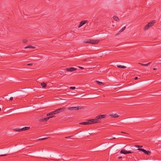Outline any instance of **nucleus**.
<instances>
[{"instance_id": "obj_1", "label": "nucleus", "mask_w": 161, "mask_h": 161, "mask_svg": "<svg viewBox=\"0 0 161 161\" xmlns=\"http://www.w3.org/2000/svg\"><path fill=\"white\" fill-rule=\"evenodd\" d=\"M66 108L65 107L63 108H59L55 111L51 112L52 115L55 114H57L59 113L60 112H62L65 110Z\"/></svg>"}, {"instance_id": "obj_2", "label": "nucleus", "mask_w": 161, "mask_h": 161, "mask_svg": "<svg viewBox=\"0 0 161 161\" xmlns=\"http://www.w3.org/2000/svg\"><path fill=\"white\" fill-rule=\"evenodd\" d=\"M99 42V41L98 40H86L84 41V42L86 43H91L92 44H98Z\"/></svg>"}, {"instance_id": "obj_3", "label": "nucleus", "mask_w": 161, "mask_h": 161, "mask_svg": "<svg viewBox=\"0 0 161 161\" xmlns=\"http://www.w3.org/2000/svg\"><path fill=\"white\" fill-rule=\"evenodd\" d=\"M89 121L91 124H96L99 123L97 116L94 119H92L89 120Z\"/></svg>"}, {"instance_id": "obj_4", "label": "nucleus", "mask_w": 161, "mask_h": 161, "mask_svg": "<svg viewBox=\"0 0 161 161\" xmlns=\"http://www.w3.org/2000/svg\"><path fill=\"white\" fill-rule=\"evenodd\" d=\"M137 150L142 151L146 154L150 155L151 154V152L149 151H146L143 148H138L137 149Z\"/></svg>"}, {"instance_id": "obj_5", "label": "nucleus", "mask_w": 161, "mask_h": 161, "mask_svg": "<svg viewBox=\"0 0 161 161\" xmlns=\"http://www.w3.org/2000/svg\"><path fill=\"white\" fill-rule=\"evenodd\" d=\"M64 70L72 72L76 70H77V69L74 67H70L66 68L64 69Z\"/></svg>"}, {"instance_id": "obj_6", "label": "nucleus", "mask_w": 161, "mask_h": 161, "mask_svg": "<svg viewBox=\"0 0 161 161\" xmlns=\"http://www.w3.org/2000/svg\"><path fill=\"white\" fill-rule=\"evenodd\" d=\"M106 117V114H103L97 116V117L99 123L101 122V119L104 118Z\"/></svg>"}, {"instance_id": "obj_7", "label": "nucleus", "mask_w": 161, "mask_h": 161, "mask_svg": "<svg viewBox=\"0 0 161 161\" xmlns=\"http://www.w3.org/2000/svg\"><path fill=\"white\" fill-rule=\"evenodd\" d=\"M81 107L80 106L76 107H70L68 108V109L70 110H77L81 109Z\"/></svg>"}, {"instance_id": "obj_8", "label": "nucleus", "mask_w": 161, "mask_h": 161, "mask_svg": "<svg viewBox=\"0 0 161 161\" xmlns=\"http://www.w3.org/2000/svg\"><path fill=\"white\" fill-rule=\"evenodd\" d=\"M87 22H88V21L87 20H82V21H81L80 22V23L79 24V25L78 26V27L80 28V27H81V26L83 25H84L86 23H87Z\"/></svg>"}, {"instance_id": "obj_9", "label": "nucleus", "mask_w": 161, "mask_h": 161, "mask_svg": "<svg viewBox=\"0 0 161 161\" xmlns=\"http://www.w3.org/2000/svg\"><path fill=\"white\" fill-rule=\"evenodd\" d=\"M54 116H50L48 117L45 118H43V119H40L39 120L40 121H47L50 118H52Z\"/></svg>"}, {"instance_id": "obj_10", "label": "nucleus", "mask_w": 161, "mask_h": 161, "mask_svg": "<svg viewBox=\"0 0 161 161\" xmlns=\"http://www.w3.org/2000/svg\"><path fill=\"white\" fill-rule=\"evenodd\" d=\"M156 23V21L155 20H153L151 21L148 24V25L150 27H151L152 26H153L154 24H155Z\"/></svg>"}, {"instance_id": "obj_11", "label": "nucleus", "mask_w": 161, "mask_h": 161, "mask_svg": "<svg viewBox=\"0 0 161 161\" xmlns=\"http://www.w3.org/2000/svg\"><path fill=\"white\" fill-rule=\"evenodd\" d=\"M80 124L83 125H88L90 124H91V123H90L89 121H88L81 122L80 123Z\"/></svg>"}, {"instance_id": "obj_12", "label": "nucleus", "mask_w": 161, "mask_h": 161, "mask_svg": "<svg viewBox=\"0 0 161 161\" xmlns=\"http://www.w3.org/2000/svg\"><path fill=\"white\" fill-rule=\"evenodd\" d=\"M30 128L29 127H25L22 129H20V130L22 131H24L26 130H29Z\"/></svg>"}, {"instance_id": "obj_13", "label": "nucleus", "mask_w": 161, "mask_h": 161, "mask_svg": "<svg viewBox=\"0 0 161 161\" xmlns=\"http://www.w3.org/2000/svg\"><path fill=\"white\" fill-rule=\"evenodd\" d=\"M110 116L114 118H117L119 116L118 114H111L110 115Z\"/></svg>"}, {"instance_id": "obj_14", "label": "nucleus", "mask_w": 161, "mask_h": 161, "mask_svg": "<svg viewBox=\"0 0 161 161\" xmlns=\"http://www.w3.org/2000/svg\"><path fill=\"white\" fill-rule=\"evenodd\" d=\"M127 151H126L125 149H122L120 152L121 153H122L124 154H127Z\"/></svg>"}, {"instance_id": "obj_15", "label": "nucleus", "mask_w": 161, "mask_h": 161, "mask_svg": "<svg viewBox=\"0 0 161 161\" xmlns=\"http://www.w3.org/2000/svg\"><path fill=\"white\" fill-rule=\"evenodd\" d=\"M113 18L116 21H119V19L118 17L116 16H114L113 17Z\"/></svg>"}, {"instance_id": "obj_16", "label": "nucleus", "mask_w": 161, "mask_h": 161, "mask_svg": "<svg viewBox=\"0 0 161 161\" xmlns=\"http://www.w3.org/2000/svg\"><path fill=\"white\" fill-rule=\"evenodd\" d=\"M151 63V62H150V63H149L147 64H142V63H139L138 64H141V65L142 66H148Z\"/></svg>"}, {"instance_id": "obj_17", "label": "nucleus", "mask_w": 161, "mask_h": 161, "mask_svg": "<svg viewBox=\"0 0 161 161\" xmlns=\"http://www.w3.org/2000/svg\"><path fill=\"white\" fill-rule=\"evenodd\" d=\"M25 48H32L33 49H35V46H32L31 45H29L27 46Z\"/></svg>"}, {"instance_id": "obj_18", "label": "nucleus", "mask_w": 161, "mask_h": 161, "mask_svg": "<svg viewBox=\"0 0 161 161\" xmlns=\"http://www.w3.org/2000/svg\"><path fill=\"white\" fill-rule=\"evenodd\" d=\"M41 86L42 87L45 88L47 86V84L44 82H43L41 84Z\"/></svg>"}, {"instance_id": "obj_19", "label": "nucleus", "mask_w": 161, "mask_h": 161, "mask_svg": "<svg viewBox=\"0 0 161 161\" xmlns=\"http://www.w3.org/2000/svg\"><path fill=\"white\" fill-rule=\"evenodd\" d=\"M150 27L148 25V24H147V25H146L144 27V30H147Z\"/></svg>"}, {"instance_id": "obj_20", "label": "nucleus", "mask_w": 161, "mask_h": 161, "mask_svg": "<svg viewBox=\"0 0 161 161\" xmlns=\"http://www.w3.org/2000/svg\"><path fill=\"white\" fill-rule=\"evenodd\" d=\"M117 67L120 68L125 69L126 68V67L124 66H122L121 65H117Z\"/></svg>"}, {"instance_id": "obj_21", "label": "nucleus", "mask_w": 161, "mask_h": 161, "mask_svg": "<svg viewBox=\"0 0 161 161\" xmlns=\"http://www.w3.org/2000/svg\"><path fill=\"white\" fill-rule=\"evenodd\" d=\"M97 83L99 85H104V83L102 82H100L98 81H97Z\"/></svg>"}, {"instance_id": "obj_22", "label": "nucleus", "mask_w": 161, "mask_h": 161, "mask_svg": "<svg viewBox=\"0 0 161 161\" xmlns=\"http://www.w3.org/2000/svg\"><path fill=\"white\" fill-rule=\"evenodd\" d=\"M20 129L19 128H16L14 129V131H21V130H20Z\"/></svg>"}, {"instance_id": "obj_23", "label": "nucleus", "mask_w": 161, "mask_h": 161, "mask_svg": "<svg viewBox=\"0 0 161 161\" xmlns=\"http://www.w3.org/2000/svg\"><path fill=\"white\" fill-rule=\"evenodd\" d=\"M125 28H126V26H125L124 27H123L122 28V29H121L120 30V31H119V32H123L124 31V30L125 29Z\"/></svg>"}, {"instance_id": "obj_24", "label": "nucleus", "mask_w": 161, "mask_h": 161, "mask_svg": "<svg viewBox=\"0 0 161 161\" xmlns=\"http://www.w3.org/2000/svg\"><path fill=\"white\" fill-rule=\"evenodd\" d=\"M47 138H48V137H45V138H40V139H38L37 140H39V141H42V140H43L46 139Z\"/></svg>"}, {"instance_id": "obj_25", "label": "nucleus", "mask_w": 161, "mask_h": 161, "mask_svg": "<svg viewBox=\"0 0 161 161\" xmlns=\"http://www.w3.org/2000/svg\"><path fill=\"white\" fill-rule=\"evenodd\" d=\"M133 153V151H127V154L131 153Z\"/></svg>"}, {"instance_id": "obj_26", "label": "nucleus", "mask_w": 161, "mask_h": 161, "mask_svg": "<svg viewBox=\"0 0 161 161\" xmlns=\"http://www.w3.org/2000/svg\"><path fill=\"white\" fill-rule=\"evenodd\" d=\"M135 146L138 148H141V147H142V146H140V145H136Z\"/></svg>"}, {"instance_id": "obj_27", "label": "nucleus", "mask_w": 161, "mask_h": 161, "mask_svg": "<svg viewBox=\"0 0 161 161\" xmlns=\"http://www.w3.org/2000/svg\"><path fill=\"white\" fill-rule=\"evenodd\" d=\"M52 113H51V112H50L49 113H48L47 114V116H50V115H52Z\"/></svg>"}, {"instance_id": "obj_28", "label": "nucleus", "mask_w": 161, "mask_h": 161, "mask_svg": "<svg viewBox=\"0 0 161 161\" xmlns=\"http://www.w3.org/2000/svg\"><path fill=\"white\" fill-rule=\"evenodd\" d=\"M27 42V41L26 40H24L23 41V42L24 43H26Z\"/></svg>"}, {"instance_id": "obj_29", "label": "nucleus", "mask_w": 161, "mask_h": 161, "mask_svg": "<svg viewBox=\"0 0 161 161\" xmlns=\"http://www.w3.org/2000/svg\"><path fill=\"white\" fill-rule=\"evenodd\" d=\"M33 65L32 64V63H30V64H27V65L29 66H31Z\"/></svg>"}, {"instance_id": "obj_30", "label": "nucleus", "mask_w": 161, "mask_h": 161, "mask_svg": "<svg viewBox=\"0 0 161 161\" xmlns=\"http://www.w3.org/2000/svg\"><path fill=\"white\" fill-rule=\"evenodd\" d=\"M75 87H72H72H70V89H75Z\"/></svg>"}, {"instance_id": "obj_31", "label": "nucleus", "mask_w": 161, "mask_h": 161, "mask_svg": "<svg viewBox=\"0 0 161 161\" xmlns=\"http://www.w3.org/2000/svg\"><path fill=\"white\" fill-rule=\"evenodd\" d=\"M115 139V137H113V138H108V139H109V140H112V139Z\"/></svg>"}, {"instance_id": "obj_32", "label": "nucleus", "mask_w": 161, "mask_h": 161, "mask_svg": "<svg viewBox=\"0 0 161 161\" xmlns=\"http://www.w3.org/2000/svg\"><path fill=\"white\" fill-rule=\"evenodd\" d=\"M13 97H10L9 100L11 101V100H13Z\"/></svg>"}, {"instance_id": "obj_33", "label": "nucleus", "mask_w": 161, "mask_h": 161, "mask_svg": "<svg viewBox=\"0 0 161 161\" xmlns=\"http://www.w3.org/2000/svg\"><path fill=\"white\" fill-rule=\"evenodd\" d=\"M78 67L81 69H84L83 67H81L78 66Z\"/></svg>"}, {"instance_id": "obj_34", "label": "nucleus", "mask_w": 161, "mask_h": 161, "mask_svg": "<svg viewBox=\"0 0 161 161\" xmlns=\"http://www.w3.org/2000/svg\"><path fill=\"white\" fill-rule=\"evenodd\" d=\"M6 155H7V154L1 155H0V156H6Z\"/></svg>"}, {"instance_id": "obj_35", "label": "nucleus", "mask_w": 161, "mask_h": 161, "mask_svg": "<svg viewBox=\"0 0 161 161\" xmlns=\"http://www.w3.org/2000/svg\"><path fill=\"white\" fill-rule=\"evenodd\" d=\"M72 136H70L69 137H66L65 138H70L71 137H72Z\"/></svg>"}, {"instance_id": "obj_36", "label": "nucleus", "mask_w": 161, "mask_h": 161, "mask_svg": "<svg viewBox=\"0 0 161 161\" xmlns=\"http://www.w3.org/2000/svg\"><path fill=\"white\" fill-rule=\"evenodd\" d=\"M138 77H135V78H134V79L135 80H137L138 79Z\"/></svg>"}, {"instance_id": "obj_37", "label": "nucleus", "mask_w": 161, "mask_h": 161, "mask_svg": "<svg viewBox=\"0 0 161 161\" xmlns=\"http://www.w3.org/2000/svg\"><path fill=\"white\" fill-rule=\"evenodd\" d=\"M121 133H125V134H128L127 133H126V132H122V131H121Z\"/></svg>"}, {"instance_id": "obj_38", "label": "nucleus", "mask_w": 161, "mask_h": 161, "mask_svg": "<svg viewBox=\"0 0 161 161\" xmlns=\"http://www.w3.org/2000/svg\"><path fill=\"white\" fill-rule=\"evenodd\" d=\"M153 69L154 70H156L157 69L156 68H153Z\"/></svg>"}, {"instance_id": "obj_39", "label": "nucleus", "mask_w": 161, "mask_h": 161, "mask_svg": "<svg viewBox=\"0 0 161 161\" xmlns=\"http://www.w3.org/2000/svg\"><path fill=\"white\" fill-rule=\"evenodd\" d=\"M122 158V157H118V159H120Z\"/></svg>"}, {"instance_id": "obj_40", "label": "nucleus", "mask_w": 161, "mask_h": 161, "mask_svg": "<svg viewBox=\"0 0 161 161\" xmlns=\"http://www.w3.org/2000/svg\"><path fill=\"white\" fill-rule=\"evenodd\" d=\"M1 110V108H0V111Z\"/></svg>"}]
</instances>
